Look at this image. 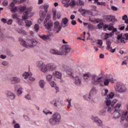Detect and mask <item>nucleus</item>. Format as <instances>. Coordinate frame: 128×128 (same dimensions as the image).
<instances>
[{
  "mask_svg": "<svg viewBox=\"0 0 128 128\" xmlns=\"http://www.w3.org/2000/svg\"><path fill=\"white\" fill-rule=\"evenodd\" d=\"M32 12V8H29L28 9V11L23 12V16H22V20H24L26 26L30 28L32 25V22L30 20H28V18H32L34 16V14L30 13Z\"/></svg>",
  "mask_w": 128,
  "mask_h": 128,
  "instance_id": "1",
  "label": "nucleus"
},
{
  "mask_svg": "<svg viewBox=\"0 0 128 128\" xmlns=\"http://www.w3.org/2000/svg\"><path fill=\"white\" fill-rule=\"evenodd\" d=\"M19 42L22 46L24 48H34L38 44V41L35 39L28 40L27 42H26L22 38H18Z\"/></svg>",
  "mask_w": 128,
  "mask_h": 128,
  "instance_id": "2",
  "label": "nucleus"
},
{
  "mask_svg": "<svg viewBox=\"0 0 128 128\" xmlns=\"http://www.w3.org/2000/svg\"><path fill=\"white\" fill-rule=\"evenodd\" d=\"M114 96V92H110L107 95L106 97V106H105V108H108V112H110V106H112H112H114V104L118 102L116 99H114L112 102L110 100V98H112Z\"/></svg>",
  "mask_w": 128,
  "mask_h": 128,
  "instance_id": "3",
  "label": "nucleus"
},
{
  "mask_svg": "<svg viewBox=\"0 0 128 128\" xmlns=\"http://www.w3.org/2000/svg\"><path fill=\"white\" fill-rule=\"evenodd\" d=\"M103 77H98L96 74H91L90 82L94 86H104V84H102Z\"/></svg>",
  "mask_w": 128,
  "mask_h": 128,
  "instance_id": "4",
  "label": "nucleus"
},
{
  "mask_svg": "<svg viewBox=\"0 0 128 128\" xmlns=\"http://www.w3.org/2000/svg\"><path fill=\"white\" fill-rule=\"evenodd\" d=\"M49 124L50 126H56L60 122V114L58 112L54 113L51 118H50Z\"/></svg>",
  "mask_w": 128,
  "mask_h": 128,
  "instance_id": "5",
  "label": "nucleus"
},
{
  "mask_svg": "<svg viewBox=\"0 0 128 128\" xmlns=\"http://www.w3.org/2000/svg\"><path fill=\"white\" fill-rule=\"evenodd\" d=\"M67 74H68L69 76H70L72 78V80H74L75 84L76 86H80V84H82V75L80 72H78V74L75 75L72 72H70L69 71H67Z\"/></svg>",
  "mask_w": 128,
  "mask_h": 128,
  "instance_id": "6",
  "label": "nucleus"
},
{
  "mask_svg": "<svg viewBox=\"0 0 128 128\" xmlns=\"http://www.w3.org/2000/svg\"><path fill=\"white\" fill-rule=\"evenodd\" d=\"M114 90L120 94H124L128 92V88L120 82H118L114 86Z\"/></svg>",
  "mask_w": 128,
  "mask_h": 128,
  "instance_id": "7",
  "label": "nucleus"
},
{
  "mask_svg": "<svg viewBox=\"0 0 128 128\" xmlns=\"http://www.w3.org/2000/svg\"><path fill=\"white\" fill-rule=\"evenodd\" d=\"M48 6H50V4H46L44 6V8L45 10V12L44 10H40V18L38 20V22L40 23V22H42L44 20V18H46V12H48Z\"/></svg>",
  "mask_w": 128,
  "mask_h": 128,
  "instance_id": "8",
  "label": "nucleus"
},
{
  "mask_svg": "<svg viewBox=\"0 0 128 128\" xmlns=\"http://www.w3.org/2000/svg\"><path fill=\"white\" fill-rule=\"evenodd\" d=\"M56 65L54 63H50L45 65L44 73L46 74L48 72H54L56 70Z\"/></svg>",
  "mask_w": 128,
  "mask_h": 128,
  "instance_id": "9",
  "label": "nucleus"
},
{
  "mask_svg": "<svg viewBox=\"0 0 128 128\" xmlns=\"http://www.w3.org/2000/svg\"><path fill=\"white\" fill-rule=\"evenodd\" d=\"M110 110L108 111V108L105 107V108L106 110H108V112H110L111 114H113V118L114 120H117V118H120V117L122 116V112H120L118 110H114L112 112V106H110Z\"/></svg>",
  "mask_w": 128,
  "mask_h": 128,
  "instance_id": "10",
  "label": "nucleus"
},
{
  "mask_svg": "<svg viewBox=\"0 0 128 128\" xmlns=\"http://www.w3.org/2000/svg\"><path fill=\"white\" fill-rule=\"evenodd\" d=\"M91 120L94 122V124H96L98 126H104L102 121L98 116H91Z\"/></svg>",
  "mask_w": 128,
  "mask_h": 128,
  "instance_id": "11",
  "label": "nucleus"
},
{
  "mask_svg": "<svg viewBox=\"0 0 128 128\" xmlns=\"http://www.w3.org/2000/svg\"><path fill=\"white\" fill-rule=\"evenodd\" d=\"M62 26H60V22L56 21L54 22V30L56 32V34H58L60 30H62Z\"/></svg>",
  "mask_w": 128,
  "mask_h": 128,
  "instance_id": "12",
  "label": "nucleus"
},
{
  "mask_svg": "<svg viewBox=\"0 0 128 128\" xmlns=\"http://www.w3.org/2000/svg\"><path fill=\"white\" fill-rule=\"evenodd\" d=\"M44 24L45 28L48 30L52 28L53 24L52 20L46 21V20H44Z\"/></svg>",
  "mask_w": 128,
  "mask_h": 128,
  "instance_id": "13",
  "label": "nucleus"
},
{
  "mask_svg": "<svg viewBox=\"0 0 128 128\" xmlns=\"http://www.w3.org/2000/svg\"><path fill=\"white\" fill-rule=\"evenodd\" d=\"M36 66L40 68L42 72H44L46 67V64L42 61H38L36 62Z\"/></svg>",
  "mask_w": 128,
  "mask_h": 128,
  "instance_id": "14",
  "label": "nucleus"
},
{
  "mask_svg": "<svg viewBox=\"0 0 128 128\" xmlns=\"http://www.w3.org/2000/svg\"><path fill=\"white\" fill-rule=\"evenodd\" d=\"M6 94L8 100H12L16 98V95L11 91H6Z\"/></svg>",
  "mask_w": 128,
  "mask_h": 128,
  "instance_id": "15",
  "label": "nucleus"
},
{
  "mask_svg": "<svg viewBox=\"0 0 128 128\" xmlns=\"http://www.w3.org/2000/svg\"><path fill=\"white\" fill-rule=\"evenodd\" d=\"M10 80L12 84H16L20 82V78L18 76H13L10 78Z\"/></svg>",
  "mask_w": 128,
  "mask_h": 128,
  "instance_id": "16",
  "label": "nucleus"
},
{
  "mask_svg": "<svg viewBox=\"0 0 128 128\" xmlns=\"http://www.w3.org/2000/svg\"><path fill=\"white\" fill-rule=\"evenodd\" d=\"M106 44L107 46L106 50L110 52L114 53L116 52V48L112 49V42L110 40H106Z\"/></svg>",
  "mask_w": 128,
  "mask_h": 128,
  "instance_id": "17",
  "label": "nucleus"
},
{
  "mask_svg": "<svg viewBox=\"0 0 128 128\" xmlns=\"http://www.w3.org/2000/svg\"><path fill=\"white\" fill-rule=\"evenodd\" d=\"M110 82H112V84H114V78H108L104 79L103 84L104 86H108Z\"/></svg>",
  "mask_w": 128,
  "mask_h": 128,
  "instance_id": "18",
  "label": "nucleus"
},
{
  "mask_svg": "<svg viewBox=\"0 0 128 128\" xmlns=\"http://www.w3.org/2000/svg\"><path fill=\"white\" fill-rule=\"evenodd\" d=\"M52 36V34H50V35L48 34H39L38 36L40 37L42 40H50V36Z\"/></svg>",
  "mask_w": 128,
  "mask_h": 128,
  "instance_id": "19",
  "label": "nucleus"
},
{
  "mask_svg": "<svg viewBox=\"0 0 128 128\" xmlns=\"http://www.w3.org/2000/svg\"><path fill=\"white\" fill-rule=\"evenodd\" d=\"M68 26V19L64 18L61 21V26L62 28H66Z\"/></svg>",
  "mask_w": 128,
  "mask_h": 128,
  "instance_id": "20",
  "label": "nucleus"
},
{
  "mask_svg": "<svg viewBox=\"0 0 128 128\" xmlns=\"http://www.w3.org/2000/svg\"><path fill=\"white\" fill-rule=\"evenodd\" d=\"M62 54H68V52H70V46L66 44L64 46L62 47Z\"/></svg>",
  "mask_w": 128,
  "mask_h": 128,
  "instance_id": "21",
  "label": "nucleus"
},
{
  "mask_svg": "<svg viewBox=\"0 0 128 128\" xmlns=\"http://www.w3.org/2000/svg\"><path fill=\"white\" fill-rule=\"evenodd\" d=\"M126 38H122V34L118 35L117 37L118 42H120L121 44H126Z\"/></svg>",
  "mask_w": 128,
  "mask_h": 128,
  "instance_id": "22",
  "label": "nucleus"
},
{
  "mask_svg": "<svg viewBox=\"0 0 128 128\" xmlns=\"http://www.w3.org/2000/svg\"><path fill=\"white\" fill-rule=\"evenodd\" d=\"M18 8V12H20V14H22V12H28V10L30 8H26V6H19Z\"/></svg>",
  "mask_w": 128,
  "mask_h": 128,
  "instance_id": "23",
  "label": "nucleus"
},
{
  "mask_svg": "<svg viewBox=\"0 0 128 128\" xmlns=\"http://www.w3.org/2000/svg\"><path fill=\"white\" fill-rule=\"evenodd\" d=\"M52 74L54 78H58L59 80H60V78H62V72H54L52 73Z\"/></svg>",
  "mask_w": 128,
  "mask_h": 128,
  "instance_id": "24",
  "label": "nucleus"
},
{
  "mask_svg": "<svg viewBox=\"0 0 128 128\" xmlns=\"http://www.w3.org/2000/svg\"><path fill=\"white\" fill-rule=\"evenodd\" d=\"M50 52L52 54H58V56H62V52H60L58 50H54V49H52L50 50Z\"/></svg>",
  "mask_w": 128,
  "mask_h": 128,
  "instance_id": "25",
  "label": "nucleus"
},
{
  "mask_svg": "<svg viewBox=\"0 0 128 128\" xmlns=\"http://www.w3.org/2000/svg\"><path fill=\"white\" fill-rule=\"evenodd\" d=\"M22 76L24 80H26L28 78H30V76H32V73L31 72H24Z\"/></svg>",
  "mask_w": 128,
  "mask_h": 128,
  "instance_id": "26",
  "label": "nucleus"
},
{
  "mask_svg": "<svg viewBox=\"0 0 128 128\" xmlns=\"http://www.w3.org/2000/svg\"><path fill=\"white\" fill-rule=\"evenodd\" d=\"M107 22H116V19L114 16H107L106 18Z\"/></svg>",
  "mask_w": 128,
  "mask_h": 128,
  "instance_id": "27",
  "label": "nucleus"
},
{
  "mask_svg": "<svg viewBox=\"0 0 128 128\" xmlns=\"http://www.w3.org/2000/svg\"><path fill=\"white\" fill-rule=\"evenodd\" d=\"M50 86H51L52 88H54L55 90H56V92H58V90L60 88L58 86H56V84L55 82L52 81L50 83Z\"/></svg>",
  "mask_w": 128,
  "mask_h": 128,
  "instance_id": "28",
  "label": "nucleus"
},
{
  "mask_svg": "<svg viewBox=\"0 0 128 128\" xmlns=\"http://www.w3.org/2000/svg\"><path fill=\"white\" fill-rule=\"evenodd\" d=\"M84 98L86 100H88V102H92V94L90 93V94H86V95L84 96Z\"/></svg>",
  "mask_w": 128,
  "mask_h": 128,
  "instance_id": "29",
  "label": "nucleus"
},
{
  "mask_svg": "<svg viewBox=\"0 0 128 128\" xmlns=\"http://www.w3.org/2000/svg\"><path fill=\"white\" fill-rule=\"evenodd\" d=\"M17 32L19 34H23L24 36H26V34H28V32L22 28H18Z\"/></svg>",
  "mask_w": 128,
  "mask_h": 128,
  "instance_id": "30",
  "label": "nucleus"
},
{
  "mask_svg": "<svg viewBox=\"0 0 128 128\" xmlns=\"http://www.w3.org/2000/svg\"><path fill=\"white\" fill-rule=\"evenodd\" d=\"M122 106V104L120 103H118L116 104V106L113 108L112 110V112H114V110H120V108Z\"/></svg>",
  "mask_w": 128,
  "mask_h": 128,
  "instance_id": "31",
  "label": "nucleus"
},
{
  "mask_svg": "<svg viewBox=\"0 0 128 128\" xmlns=\"http://www.w3.org/2000/svg\"><path fill=\"white\" fill-rule=\"evenodd\" d=\"M128 115V112H122L121 113V121L122 120H126V116Z\"/></svg>",
  "mask_w": 128,
  "mask_h": 128,
  "instance_id": "32",
  "label": "nucleus"
},
{
  "mask_svg": "<svg viewBox=\"0 0 128 128\" xmlns=\"http://www.w3.org/2000/svg\"><path fill=\"white\" fill-rule=\"evenodd\" d=\"M103 28L104 30L108 28V30H112V29L114 28V26H112L110 25L105 24L104 25V26L103 27Z\"/></svg>",
  "mask_w": 128,
  "mask_h": 128,
  "instance_id": "33",
  "label": "nucleus"
},
{
  "mask_svg": "<svg viewBox=\"0 0 128 128\" xmlns=\"http://www.w3.org/2000/svg\"><path fill=\"white\" fill-rule=\"evenodd\" d=\"M39 85L41 88H44L46 86V82L44 80H40L39 82Z\"/></svg>",
  "mask_w": 128,
  "mask_h": 128,
  "instance_id": "34",
  "label": "nucleus"
},
{
  "mask_svg": "<svg viewBox=\"0 0 128 128\" xmlns=\"http://www.w3.org/2000/svg\"><path fill=\"white\" fill-rule=\"evenodd\" d=\"M97 92L98 89H96V88L95 86H93L90 92V94H96Z\"/></svg>",
  "mask_w": 128,
  "mask_h": 128,
  "instance_id": "35",
  "label": "nucleus"
},
{
  "mask_svg": "<svg viewBox=\"0 0 128 128\" xmlns=\"http://www.w3.org/2000/svg\"><path fill=\"white\" fill-rule=\"evenodd\" d=\"M92 76V74L90 73L86 74L84 75V79L85 80H88V78H90L92 76Z\"/></svg>",
  "mask_w": 128,
  "mask_h": 128,
  "instance_id": "36",
  "label": "nucleus"
},
{
  "mask_svg": "<svg viewBox=\"0 0 128 128\" xmlns=\"http://www.w3.org/2000/svg\"><path fill=\"white\" fill-rule=\"evenodd\" d=\"M22 90H24V88L20 87L17 90V96H22Z\"/></svg>",
  "mask_w": 128,
  "mask_h": 128,
  "instance_id": "37",
  "label": "nucleus"
},
{
  "mask_svg": "<svg viewBox=\"0 0 128 128\" xmlns=\"http://www.w3.org/2000/svg\"><path fill=\"white\" fill-rule=\"evenodd\" d=\"M122 20H124V24H128V18L127 15H124L122 17Z\"/></svg>",
  "mask_w": 128,
  "mask_h": 128,
  "instance_id": "38",
  "label": "nucleus"
},
{
  "mask_svg": "<svg viewBox=\"0 0 128 128\" xmlns=\"http://www.w3.org/2000/svg\"><path fill=\"white\" fill-rule=\"evenodd\" d=\"M106 111L104 110H100L99 112V116H106Z\"/></svg>",
  "mask_w": 128,
  "mask_h": 128,
  "instance_id": "39",
  "label": "nucleus"
},
{
  "mask_svg": "<svg viewBox=\"0 0 128 128\" xmlns=\"http://www.w3.org/2000/svg\"><path fill=\"white\" fill-rule=\"evenodd\" d=\"M50 102L51 104H52L54 106H58V101L56 99H54Z\"/></svg>",
  "mask_w": 128,
  "mask_h": 128,
  "instance_id": "40",
  "label": "nucleus"
},
{
  "mask_svg": "<svg viewBox=\"0 0 128 128\" xmlns=\"http://www.w3.org/2000/svg\"><path fill=\"white\" fill-rule=\"evenodd\" d=\"M43 112H44V114H46V116H48V114H52V112H50V111L46 110V108H45L43 110Z\"/></svg>",
  "mask_w": 128,
  "mask_h": 128,
  "instance_id": "41",
  "label": "nucleus"
},
{
  "mask_svg": "<svg viewBox=\"0 0 128 128\" xmlns=\"http://www.w3.org/2000/svg\"><path fill=\"white\" fill-rule=\"evenodd\" d=\"M88 28L90 30H91V31L94 30H95L96 28V27L94 26L92 24H88Z\"/></svg>",
  "mask_w": 128,
  "mask_h": 128,
  "instance_id": "42",
  "label": "nucleus"
},
{
  "mask_svg": "<svg viewBox=\"0 0 128 128\" xmlns=\"http://www.w3.org/2000/svg\"><path fill=\"white\" fill-rule=\"evenodd\" d=\"M72 98L66 99V102H68V108H70V106H72Z\"/></svg>",
  "mask_w": 128,
  "mask_h": 128,
  "instance_id": "43",
  "label": "nucleus"
},
{
  "mask_svg": "<svg viewBox=\"0 0 128 128\" xmlns=\"http://www.w3.org/2000/svg\"><path fill=\"white\" fill-rule=\"evenodd\" d=\"M52 74H48L46 76V80L47 82H50L52 80Z\"/></svg>",
  "mask_w": 128,
  "mask_h": 128,
  "instance_id": "44",
  "label": "nucleus"
},
{
  "mask_svg": "<svg viewBox=\"0 0 128 128\" xmlns=\"http://www.w3.org/2000/svg\"><path fill=\"white\" fill-rule=\"evenodd\" d=\"M18 11V7L17 6L12 7V8H10V12H12L16 13Z\"/></svg>",
  "mask_w": 128,
  "mask_h": 128,
  "instance_id": "45",
  "label": "nucleus"
},
{
  "mask_svg": "<svg viewBox=\"0 0 128 128\" xmlns=\"http://www.w3.org/2000/svg\"><path fill=\"white\" fill-rule=\"evenodd\" d=\"M34 29L35 32H38V30H40V26L38 24H35L34 26Z\"/></svg>",
  "mask_w": 128,
  "mask_h": 128,
  "instance_id": "46",
  "label": "nucleus"
},
{
  "mask_svg": "<svg viewBox=\"0 0 128 128\" xmlns=\"http://www.w3.org/2000/svg\"><path fill=\"white\" fill-rule=\"evenodd\" d=\"M104 26V23L102 22H100L97 25V28H98V30H101V28H102Z\"/></svg>",
  "mask_w": 128,
  "mask_h": 128,
  "instance_id": "47",
  "label": "nucleus"
},
{
  "mask_svg": "<svg viewBox=\"0 0 128 128\" xmlns=\"http://www.w3.org/2000/svg\"><path fill=\"white\" fill-rule=\"evenodd\" d=\"M24 98L28 100H32V96L29 94H27L24 96Z\"/></svg>",
  "mask_w": 128,
  "mask_h": 128,
  "instance_id": "48",
  "label": "nucleus"
},
{
  "mask_svg": "<svg viewBox=\"0 0 128 128\" xmlns=\"http://www.w3.org/2000/svg\"><path fill=\"white\" fill-rule=\"evenodd\" d=\"M17 23L19 26H22V24H24V22H22V20L20 18H18L16 20Z\"/></svg>",
  "mask_w": 128,
  "mask_h": 128,
  "instance_id": "49",
  "label": "nucleus"
},
{
  "mask_svg": "<svg viewBox=\"0 0 128 128\" xmlns=\"http://www.w3.org/2000/svg\"><path fill=\"white\" fill-rule=\"evenodd\" d=\"M98 10H92V16H98Z\"/></svg>",
  "mask_w": 128,
  "mask_h": 128,
  "instance_id": "50",
  "label": "nucleus"
},
{
  "mask_svg": "<svg viewBox=\"0 0 128 128\" xmlns=\"http://www.w3.org/2000/svg\"><path fill=\"white\" fill-rule=\"evenodd\" d=\"M86 0H79L78 4L80 6H84Z\"/></svg>",
  "mask_w": 128,
  "mask_h": 128,
  "instance_id": "51",
  "label": "nucleus"
},
{
  "mask_svg": "<svg viewBox=\"0 0 128 128\" xmlns=\"http://www.w3.org/2000/svg\"><path fill=\"white\" fill-rule=\"evenodd\" d=\"M52 14H53V19L56 20V10H53Z\"/></svg>",
  "mask_w": 128,
  "mask_h": 128,
  "instance_id": "52",
  "label": "nucleus"
},
{
  "mask_svg": "<svg viewBox=\"0 0 128 128\" xmlns=\"http://www.w3.org/2000/svg\"><path fill=\"white\" fill-rule=\"evenodd\" d=\"M97 44H98L99 46H102V40H97Z\"/></svg>",
  "mask_w": 128,
  "mask_h": 128,
  "instance_id": "53",
  "label": "nucleus"
},
{
  "mask_svg": "<svg viewBox=\"0 0 128 128\" xmlns=\"http://www.w3.org/2000/svg\"><path fill=\"white\" fill-rule=\"evenodd\" d=\"M1 64L2 66H8V62L7 61H3L1 62Z\"/></svg>",
  "mask_w": 128,
  "mask_h": 128,
  "instance_id": "54",
  "label": "nucleus"
},
{
  "mask_svg": "<svg viewBox=\"0 0 128 128\" xmlns=\"http://www.w3.org/2000/svg\"><path fill=\"white\" fill-rule=\"evenodd\" d=\"M110 36H112V35L111 33L106 34L104 36L105 40H106V38H110Z\"/></svg>",
  "mask_w": 128,
  "mask_h": 128,
  "instance_id": "55",
  "label": "nucleus"
},
{
  "mask_svg": "<svg viewBox=\"0 0 128 128\" xmlns=\"http://www.w3.org/2000/svg\"><path fill=\"white\" fill-rule=\"evenodd\" d=\"M7 54L9 56H14V54L12 53V52L10 50H7Z\"/></svg>",
  "mask_w": 128,
  "mask_h": 128,
  "instance_id": "56",
  "label": "nucleus"
},
{
  "mask_svg": "<svg viewBox=\"0 0 128 128\" xmlns=\"http://www.w3.org/2000/svg\"><path fill=\"white\" fill-rule=\"evenodd\" d=\"M69 4L70 6H76V2H74V0H72V2L69 3Z\"/></svg>",
  "mask_w": 128,
  "mask_h": 128,
  "instance_id": "57",
  "label": "nucleus"
},
{
  "mask_svg": "<svg viewBox=\"0 0 128 128\" xmlns=\"http://www.w3.org/2000/svg\"><path fill=\"white\" fill-rule=\"evenodd\" d=\"M12 18L14 20H17L18 18V14H12Z\"/></svg>",
  "mask_w": 128,
  "mask_h": 128,
  "instance_id": "58",
  "label": "nucleus"
},
{
  "mask_svg": "<svg viewBox=\"0 0 128 128\" xmlns=\"http://www.w3.org/2000/svg\"><path fill=\"white\" fill-rule=\"evenodd\" d=\"M51 16H50V14H48L44 20H46V22H49V20H50V19Z\"/></svg>",
  "mask_w": 128,
  "mask_h": 128,
  "instance_id": "59",
  "label": "nucleus"
},
{
  "mask_svg": "<svg viewBox=\"0 0 128 128\" xmlns=\"http://www.w3.org/2000/svg\"><path fill=\"white\" fill-rule=\"evenodd\" d=\"M88 10L82 9L80 11V12L82 16H84L86 14V13L87 12Z\"/></svg>",
  "mask_w": 128,
  "mask_h": 128,
  "instance_id": "60",
  "label": "nucleus"
},
{
  "mask_svg": "<svg viewBox=\"0 0 128 128\" xmlns=\"http://www.w3.org/2000/svg\"><path fill=\"white\" fill-rule=\"evenodd\" d=\"M111 10H114V12H116L118 11V8L116 7V6H112Z\"/></svg>",
  "mask_w": 128,
  "mask_h": 128,
  "instance_id": "61",
  "label": "nucleus"
},
{
  "mask_svg": "<svg viewBox=\"0 0 128 128\" xmlns=\"http://www.w3.org/2000/svg\"><path fill=\"white\" fill-rule=\"evenodd\" d=\"M124 28H125L124 26H120V25H119V26H118V29H119L120 30H124Z\"/></svg>",
  "mask_w": 128,
  "mask_h": 128,
  "instance_id": "62",
  "label": "nucleus"
},
{
  "mask_svg": "<svg viewBox=\"0 0 128 128\" xmlns=\"http://www.w3.org/2000/svg\"><path fill=\"white\" fill-rule=\"evenodd\" d=\"M106 4L104 2H98V6H106Z\"/></svg>",
  "mask_w": 128,
  "mask_h": 128,
  "instance_id": "63",
  "label": "nucleus"
},
{
  "mask_svg": "<svg viewBox=\"0 0 128 128\" xmlns=\"http://www.w3.org/2000/svg\"><path fill=\"white\" fill-rule=\"evenodd\" d=\"M14 128H20V125L18 123L14 125Z\"/></svg>",
  "mask_w": 128,
  "mask_h": 128,
  "instance_id": "64",
  "label": "nucleus"
}]
</instances>
